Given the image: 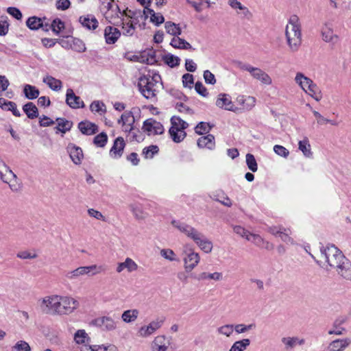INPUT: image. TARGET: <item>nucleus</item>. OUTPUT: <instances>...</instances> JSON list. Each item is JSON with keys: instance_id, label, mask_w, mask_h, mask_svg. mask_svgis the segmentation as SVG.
<instances>
[{"instance_id": "1", "label": "nucleus", "mask_w": 351, "mask_h": 351, "mask_svg": "<svg viewBox=\"0 0 351 351\" xmlns=\"http://www.w3.org/2000/svg\"><path fill=\"white\" fill-rule=\"evenodd\" d=\"M320 253L321 257L331 269H335L338 275L351 280V262L340 250L334 245H328L320 248Z\"/></svg>"}, {"instance_id": "2", "label": "nucleus", "mask_w": 351, "mask_h": 351, "mask_svg": "<svg viewBox=\"0 0 351 351\" xmlns=\"http://www.w3.org/2000/svg\"><path fill=\"white\" fill-rule=\"evenodd\" d=\"M171 224L178 232L192 240L204 253L210 254L213 248V242L202 232L186 222L173 219Z\"/></svg>"}, {"instance_id": "3", "label": "nucleus", "mask_w": 351, "mask_h": 351, "mask_svg": "<svg viewBox=\"0 0 351 351\" xmlns=\"http://www.w3.org/2000/svg\"><path fill=\"white\" fill-rule=\"evenodd\" d=\"M138 86L141 94L147 99H154L162 86L161 77L158 73L149 71L139 78Z\"/></svg>"}, {"instance_id": "4", "label": "nucleus", "mask_w": 351, "mask_h": 351, "mask_svg": "<svg viewBox=\"0 0 351 351\" xmlns=\"http://www.w3.org/2000/svg\"><path fill=\"white\" fill-rule=\"evenodd\" d=\"M287 44L291 52L297 51L302 44L301 23L297 15H291L287 24Z\"/></svg>"}, {"instance_id": "5", "label": "nucleus", "mask_w": 351, "mask_h": 351, "mask_svg": "<svg viewBox=\"0 0 351 351\" xmlns=\"http://www.w3.org/2000/svg\"><path fill=\"white\" fill-rule=\"evenodd\" d=\"M181 256L183 267L186 272H191L200 263L201 257L190 244H185L182 250Z\"/></svg>"}, {"instance_id": "6", "label": "nucleus", "mask_w": 351, "mask_h": 351, "mask_svg": "<svg viewBox=\"0 0 351 351\" xmlns=\"http://www.w3.org/2000/svg\"><path fill=\"white\" fill-rule=\"evenodd\" d=\"M79 302L72 296L57 295L56 315H68L78 308Z\"/></svg>"}, {"instance_id": "7", "label": "nucleus", "mask_w": 351, "mask_h": 351, "mask_svg": "<svg viewBox=\"0 0 351 351\" xmlns=\"http://www.w3.org/2000/svg\"><path fill=\"white\" fill-rule=\"evenodd\" d=\"M171 124L169 133L171 139L177 143L182 142L186 136L184 130L188 128L189 124L177 116H173L171 118Z\"/></svg>"}, {"instance_id": "8", "label": "nucleus", "mask_w": 351, "mask_h": 351, "mask_svg": "<svg viewBox=\"0 0 351 351\" xmlns=\"http://www.w3.org/2000/svg\"><path fill=\"white\" fill-rule=\"evenodd\" d=\"M105 269L102 265H91L88 266H82L76 268L66 274V277L69 280H75L83 276H96L104 271Z\"/></svg>"}, {"instance_id": "9", "label": "nucleus", "mask_w": 351, "mask_h": 351, "mask_svg": "<svg viewBox=\"0 0 351 351\" xmlns=\"http://www.w3.org/2000/svg\"><path fill=\"white\" fill-rule=\"evenodd\" d=\"M151 351H175L172 346L171 337L160 335L154 338L150 343Z\"/></svg>"}, {"instance_id": "10", "label": "nucleus", "mask_w": 351, "mask_h": 351, "mask_svg": "<svg viewBox=\"0 0 351 351\" xmlns=\"http://www.w3.org/2000/svg\"><path fill=\"white\" fill-rule=\"evenodd\" d=\"M91 324L102 331L111 332L117 330L118 322L108 315L101 316L92 320Z\"/></svg>"}, {"instance_id": "11", "label": "nucleus", "mask_w": 351, "mask_h": 351, "mask_svg": "<svg viewBox=\"0 0 351 351\" xmlns=\"http://www.w3.org/2000/svg\"><path fill=\"white\" fill-rule=\"evenodd\" d=\"M164 323V319L157 318L150 322L147 325L141 326L137 330L136 335L140 338H147L160 329Z\"/></svg>"}, {"instance_id": "12", "label": "nucleus", "mask_w": 351, "mask_h": 351, "mask_svg": "<svg viewBox=\"0 0 351 351\" xmlns=\"http://www.w3.org/2000/svg\"><path fill=\"white\" fill-rule=\"evenodd\" d=\"M0 179L3 182L8 184L12 191H19L22 188L21 182L9 167H6L5 173L0 171Z\"/></svg>"}, {"instance_id": "13", "label": "nucleus", "mask_w": 351, "mask_h": 351, "mask_svg": "<svg viewBox=\"0 0 351 351\" xmlns=\"http://www.w3.org/2000/svg\"><path fill=\"white\" fill-rule=\"evenodd\" d=\"M142 130L148 136H155L163 134L165 128L160 122L149 118L143 122Z\"/></svg>"}, {"instance_id": "14", "label": "nucleus", "mask_w": 351, "mask_h": 351, "mask_svg": "<svg viewBox=\"0 0 351 351\" xmlns=\"http://www.w3.org/2000/svg\"><path fill=\"white\" fill-rule=\"evenodd\" d=\"M241 69L249 72L256 80H259L263 84L269 85L271 83V77L263 71L258 67H254L250 64H242Z\"/></svg>"}, {"instance_id": "15", "label": "nucleus", "mask_w": 351, "mask_h": 351, "mask_svg": "<svg viewBox=\"0 0 351 351\" xmlns=\"http://www.w3.org/2000/svg\"><path fill=\"white\" fill-rule=\"evenodd\" d=\"M57 294L46 295L38 300L40 310L45 313L56 314Z\"/></svg>"}, {"instance_id": "16", "label": "nucleus", "mask_w": 351, "mask_h": 351, "mask_svg": "<svg viewBox=\"0 0 351 351\" xmlns=\"http://www.w3.org/2000/svg\"><path fill=\"white\" fill-rule=\"evenodd\" d=\"M215 104L219 108L225 110L237 112L238 110V108L233 104L231 96L226 93L219 94Z\"/></svg>"}, {"instance_id": "17", "label": "nucleus", "mask_w": 351, "mask_h": 351, "mask_svg": "<svg viewBox=\"0 0 351 351\" xmlns=\"http://www.w3.org/2000/svg\"><path fill=\"white\" fill-rule=\"evenodd\" d=\"M46 18H39L37 16L29 17L26 21V25L32 30H36L42 28L44 31H49V23L46 21Z\"/></svg>"}, {"instance_id": "18", "label": "nucleus", "mask_w": 351, "mask_h": 351, "mask_svg": "<svg viewBox=\"0 0 351 351\" xmlns=\"http://www.w3.org/2000/svg\"><path fill=\"white\" fill-rule=\"evenodd\" d=\"M118 123L121 125L122 130L125 132H130L133 130L134 117L130 111L123 113L118 120Z\"/></svg>"}, {"instance_id": "19", "label": "nucleus", "mask_w": 351, "mask_h": 351, "mask_svg": "<svg viewBox=\"0 0 351 351\" xmlns=\"http://www.w3.org/2000/svg\"><path fill=\"white\" fill-rule=\"evenodd\" d=\"M125 146L124 139L122 137L117 138L111 147L109 154L111 158L118 159L121 157Z\"/></svg>"}, {"instance_id": "20", "label": "nucleus", "mask_w": 351, "mask_h": 351, "mask_svg": "<svg viewBox=\"0 0 351 351\" xmlns=\"http://www.w3.org/2000/svg\"><path fill=\"white\" fill-rule=\"evenodd\" d=\"M67 152L69 154L71 160L75 165H80L82 162L84 155L82 149L73 143H69L67 146Z\"/></svg>"}, {"instance_id": "21", "label": "nucleus", "mask_w": 351, "mask_h": 351, "mask_svg": "<svg viewBox=\"0 0 351 351\" xmlns=\"http://www.w3.org/2000/svg\"><path fill=\"white\" fill-rule=\"evenodd\" d=\"M66 103L72 108H80L84 106V101L80 97L75 95L71 88L66 90Z\"/></svg>"}, {"instance_id": "22", "label": "nucleus", "mask_w": 351, "mask_h": 351, "mask_svg": "<svg viewBox=\"0 0 351 351\" xmlns=\"http://www.w3.org/2000/svg\"><path fill=\"white\" fill-rule=\"evenodd\" d=\"M120 36V31L114 27L107 26L104 29V38L107 44H114Z\"/></svg>"}, {"instance_id": "23", "label": "nucleus", "mask_w": 351, "mask_h": 351, "mask_svg": "<svg viewBox=\"0 0 351 351\" xmlns=\"http://www.w3.org/2000/svg\"><path fill=\"white\" fill-rule=\"evenodd\" d=\"M351 344V339L343 338L338 339L331 341L328 349L330 351H343Z\"/></svg>"}, {"instance_id": "24", "label": "nucleus", "mask_w": 351, "mask_h": 351, "mask_svg": "<svg viewBox=\"0 0 351 351\" xmlns=\"http://www.w3.org/2000/svg\"><path fill=\"white\" fill-rule=\"evenodd\" d=\"M236 101L243 110H250L256 104V99L252 96L239 95Z\"/></svg>"}, {"instance_id": "25", "label": "nucleus", "mask_w": 351, "mask_h": 351, "mask_svg": "<svg viewBox=\"0 0 351 351\" xmlns=\"http://www.w3.org/2000/svg\"><path fill=\"white\" fill-rule=\"evenodd\" d=\"M81 351H119L117 346L111 343L85 346L81 347Z\"/></svg>"}, {"instance_id": "26", "label": "nucleus", "mask_w": 351, "mask_h": 351, "mask_svg": "<svg viewBox=\"0 0 351 351\" xmlns=\"http://www.w3.org/2000/svg\"><path fill=\"white\" fill-rule=\"evenodd\" d=\"M138 269V265L130 258H126L124 262L119 263L117 264L116 271L117 273L122 272L126 269L128 272H133Z\"/></svg>"}, {"instance_id": "27", "label": "nucleus", "mask_w": 351, "mask_h": 351, "mask_svg": "<svg viewBox=\"0 0 351 351\" xmlns=\"http://www.w3.org/2000/svg\"><path fill=\"white\" fill-rule=\"evenodd\" d=\"M79 21L84 27L89 30L95 29L98 27L99 24L97 19L91 14L80 16Z\"/></svg>"}, {"instance_id": "28", "label": "nucleus", "mask_w": 351, "mask_h": 351, "mask_svg": "<svg viewBox=\"0 0 351 351\" xmlns=\"http://www.w3.org/2000/svg\"><path fill=\"white\" fill-rule=\"evenodd\" d=\"M140 311L137 308H131L124 311L121 318L125 324H131L135 322L139 317Z\"/></svg>"}, {"instance_id": "29", "label": "nucleus", "mask_w": 351, "mask_h": 351, "mask_svg": "<svg viewBox=\"0 0 351 351\" xmlns=\"http://www.w3.org/2000/svg\"><path fill=\"white\" fill-rule=\"evenodd\" d=\"M298 149L302 152L303 156L306 158H313V152L311 149L309 140L307 137H304L298 142Z\"/></svg>"}, {"instance_id": "30", "label": "nucleus", "mask_w": 351, "mask_h": 351, "mask_svg": "<svg viewBox=\"0 0 351 351\" xmlns=\"http://www.w3.org/2000/svg\"><path fill=\"white\" fill-rule=\"evenodd\" d=\"M74 341L77 344L82 345V347L85 346H92L90 344V337L88 336L85 330H78L74 334Z\"/></svg>"}, {"instance_id": "31", "label": "nucleus", "mask_w": 351, "mask_h": 351, "mask_svg": "<svg viewBox=\"0 0 351 351\" xmlns=\"http://www.w3.org/2000/svg\"><path fill=\"white\" fill-rule=\"evenodd\" d=\"M250 237L251 239L248 241L252 242L258 247L268 250L273 249V245L264 240L260 235L251 233Z\"/></svg>"}, {"instance_id": "32", "label": "nucleus", "mask_w": 351, "mask_h": 351, "mask_svg": "<svg viewBox=\"0 0 351 351\" xmlns=\"http://www.w3.org/2000/svg\"><path fill=\"white\" fill-rule=\"evenodd\" d=\"M125 16L127 19H123L122 21V32L124 36H131L135 32V26L131 19L129 18H132L130 15L125 13Z\"/></svg>"}, {"instance_id": "33", "label": "nucleus", "mask_w": 351, "mask_h": 351, "mask_svg": "<svg viewBox=\"0 0 351 351\" xmlns=\"http://www.w3.org/2000/svg\"><path fill=\"white\" fill-rule=\"evenodd\" d=\"M78 128L80 132L86 135H92L95 134L98 128L97 125L90 121H82L78 124Z\"/></svg>"}, {"instance_id": "34", "label": "nucleus", "mask_w": 351, "mask_h": 351, "mask_svg": "<svg viewBox=\"0 0 351 351\" xmlns=\"http://www.w3.org/2000/svg\"><path fill=\"white\" fill-rule=\"evenodd\" d=\"M197 145L200 148H206L213 149L215 147V137L212 134H208L199 138Z\"/></svg>"}, {"instance_id": "35", "label": "nucleus", "mask_w": 351, "mask_h": 351, "mask_svg": "<svg viewBox=\"0 0 351 351\" xmlns=\"http://www.w3.org/2000/svg\"><path fill=\"white\" fill-rule=\"evenodd\" d=\"M322 39L325 42L332 44L338 41V36L334 34L333 30L327 25H326L322 30Z\"/></svg>"}, {"instance_id": "36", "label": "nucleus", "mask_w": 351, "mask_h": 351, "mask_svg": "<svg viewBox=\"0 0 351 351\" xmlns=\"http://www.w3.org/2000/svg\"><path fill=\"white\" fill-rule=\"evenodd\" d=\"M56 122L57 126L55 128L56 134L59 132L65 134L66 132L69 131L73 126L72 121L66 120L64 118H58L56 119Z\"/></svg>"}, {"instance_id": "37", "label": "nucleus", "mask_w": 351, "mask_h": 351, "mask_svg": "<svg viewBox=\"0 0 351 351\" xmlns=\"http://www.w3.org/2000/svg\"><path fill=\"white\" fill-rule=\"evenodd\" d=\"M0 108L3 110L11 111L16 117H20L21 113L16 108V104L10 101H7L4 98H0Z\"/></svg>"}, {"instance_id": "38", "label": "nucleus", "mask_w": 351, "mask_h": 351, "mask_svg": "<svg viewBox=\"0 0 351 351\" xmlns=\"http://www.w3.org/2000/svg\"><path fill=\"white\" fill-rule=\"evenodd\" d=\"M43 82L54 91H59L62 88V82L61 80L56 79L51 75H46L44 77Z\"/></svg>"}, {"instance_id": "39", "label": "nucleus", "mask_w": 351, "mask_h": 351, "mask_svg": "<svg viewBox=\"0 0 351 351\" xmlns=\"http://www.w3.org/2000/svg\"><path fill=\"white\" fill-rule=\"evenodd\" d=\"M130 208L134 217L138 220H143L148 217V213L144 210L140 204H132L130 206Z\"/></svg>"}, {"instance_id": "40", "label": "nucleus", "mask_w": 351, "mask_h": 351, "mask_svg": "<svg viewBox=\"0 0 351 351\" xmlns=\"http://www.w3.org/2000/svg\"><path fill=\"white\" fill-rule=\"evenodd\" d=\"M171 45L174 48L182 49H190L192 48L191 45L184 39L180 38L179 36L173 37L171 40Z\"/></svg>"}, {"instance_id": "41", "label": "nucleus", "mask_w": 351, "mask_h": 351, "mask_svg": "<svg viewBox=\"0 0 351 351\" xmlns=\"http://www.w3.org/2000/svg\"><path fill=\"white\" fill-rule=\"evenodd\" d=\"M23 110L29 119H33L38 116V108L32 102H28L25 104Z\"/></svg>"}, {"instance_id": "42", "label": "nucleus", "mask_w": 351, "mask_h": 351, "mask_svg": "<svg viewBox=\"0 0 351 351\" xmlns=\"http://www.w3.org/2000/svg\"><path fill=\"white\" fill-rule=\"evenodd\" d=\"M145 13H147V16H149L150 21L157 26L160 25L165 21V18L162 14L155 12L153 10L147 8Z\"/></svg>"}, {"instance_id": "43", "label": "nucleus", "mask_w": 351, "mask_h": 351, "mask_svg": "<svg viewBox=\"0 0 351 351\" xmlns=\"http://www.w3.org/2000/svg\"><path fill=\"white\" fill-rule=\"evenodd\" d=\"M165 27L167 33L173 36V37L179 36V35H180L182 33V30L179 25L176 24L171 21L166 22Z\"/></svg>"}, {"instance_id": "44", "label": "nucleus", "mask_w": 351, "mask_h": 351, "mask_svg": "<svg viewBox=\"0 0 351 351\" xmlns=\"http://www.w3.org/2000/svg\"><path fill=\"white\" fill-rule=\"evenodd\" d=\"M228 5L232 8V9H239L242 11L243 14L244 16L249 18L252 16V13L247 8L243 5L241 2H239L237 0H230L228 1Z\"/></svg>"}, {"instance_id": "45", "label": "nucleus", "mask_w": 351, "mask_h": 351, "mask_svg": "<svg viewBox=\"0 0 351 351\" xmlns=\"http://www.w3.org/2000/svg\"><path fill=\"white\" fill-rule=\"evenodd\" d=\"M222 278L223 274L221 272H214L213 274H210L205 271L199 274L197 278L199 280H213L215 281L221 280Z\"/></svg>"}, {"instance_id": "46", "label": "nucleus", "mask_w": 351, "mask_h": 351, "mask_svg": "<svg viewBox=\"0 0 351 351\" xmlns=\"http://www.w3.org/2000/svg\"><path fill=\"white\" fill-rule=\"evenodd\" d=\"M295 80L304 91L307 88H309L310 86L313 83V82L311 79L308 78L307 77H305L303 74L300 73L296 75Z\"/></svg>"}, {"instance_id": "47", "label": "nucleus", "mask_w": 351, "mask_h": 351, "mask_svg": "<svg viewBox=\"0 0 351 351\" xmlns=\"http://www.w3.org/2000/svg\"><path fill=\"white\" fill-rule=\"evenodd\" d=\"M305 93H306L317 101H320L322 98V93L315 83H313L309 88H307L305 90Z\"/></svg>"}, {"instance_id": "48", "label": "nucleus", "mask_w": 351, "mask_h": 351, "mask_svg": "<svg viewBox=\"0 0 351 351\" xmlns=\"http://www.w3.org/2000/svg\"><path fill=\"white\" fill-rule=\"evenodd\" d=\"M25 97L29 99H34L38 97L39 90L35 86L26 84L23 89Z\"/></svg>"}, {"instance_id": "49", "label": "nucleus", "mask_w": 351, "mask_h": 351, "mask_svg": "<svg viewBox=\"0 0 351 351\" xmlns=\"http://www.w3.org/2000/svg\"><path fill=\"white\" fill-rule=\"evenodd\" d=\"M234 332V325L233 324H224L219 327H218L216 330V332L219 335L225 336L226 337H230Z\"/></svg>"}, {"instance_id": "50", "label": "nucleus", "mask_w": 351, "mask_h": 351, "mask_svg": "<svg viewBox=\"0 0 351 351\" xmlns=\"http://www.w3.org/2000/svg\"><path fill=\"white\" fill-rule=\"evenodd\" d=\"M250 344V340L249 339H243L235 341L231 346L229 351H244L248 346Z\"/></svg>"}, {"instance_id": "51", "label": "nucleus", "mask_w": 351, "mask_h": 351, "mask_svg": "<svg viewBox=\"0 0 351 351\" xmlns=\"http://www.w3.org/2000/svg\"><path fill=\"white\" fill-rule=\"evenodd\" d=\"M304 342L303 339L298 337H287V351L293 350L297 346L302 345Z\"/></svg>"}, {"instance_id": "52", "label": "nucleus", "mask_w": 351, "mask_h": 351, "mask_svg": "<svg viewBox=\"0 0 351 351\" xmlns=\"http://www.w3.org/2000/svg\"><path fill=\"white\" fill-rule=\"evenodd\" d=\"M159 152V148L157 145H149L147 147H145L143 149L142 154L147 159L153 158L154 155L157 154Z\"/></svg>"}, {"instance_id": "53", "label": "nucleus", "mask_w": 351, "mask_h": 351, "mask_svg": "<svg viewBox=\"0 0 351 351\" xmlns=\"http://www.w3.org/2000/svg\"><path fill=\"white\" fill-rule=\"evenodd\" d=\"M90 109L92 112H98L100 114H102L106 112V106L105 104L99 101H94L90 106Z\"/></svg>"}, {"instance_id": "54", "label": "nucleus", "mask_w": 351, "mask_h": 351, "mask_svg": "<svg viewBox=\"0 0 351 351\" xmlns=\"http://www.w3.org/2000/svg\"><path fill=\"white\" fill-rule=\"evenodd\" d=\"M256 328L255 324H250L248 325H245L243 324H238L234 325V330H235L237 334H242L246 332L248 330H252Z\"/></svg>"}, {"instance_id": "55", "label": "nucleus", "mask_w": 351, "mask_h": 351, "mask_svg": "<svg viewBox=\"0 0 351 351\" xmlns=\"http://www.w3.org/2000/svg\"><path fill=\"white\" fill-rule=\"evenodd\" d=\"M164 62L170 67H174L180 64V58L172 54H167L163 58Z\"/></svg>"}, {"instance_id": "56", "label": "nucleus", "mask_w": 351, "mask_h": 351, "mask_svg": "<svg viewBox=\"0 0 351 351\" xmlns=\"http://www.w3.org/2000/svg\"><path fill=\"white\" fill-rule=\"evenodd\" d=\"M108 141V136L105 132H101L94 138L93 143L95 145L104 147Z\"/></svg>"}, {"instance_id": "57", "label": "nucleus", "mask_w": 351, "mask_h": 351, "mask_svg": "<svg viewBox=\"0 0 351 351\" xmlns=\"http://www.w3.org/2000/svg\"><path fill=\"white\" fill-rule=\"evenodd\" d=\"M71 48L77 52H84L86 50L85 44L78 38H71Z\"/></svg>"}, {"instance_id": "58", "label": "nucleus", "mask_w": 351, "mask_h": 351, "mask_svg": "<svg viewBox=\"0 0 351 351\" xmlns=\"http://www.w3.org/2000/svg\"><path fill=\"white\" fill-rule=\"evenodd\" d=\"M51 29L53 32L58 34L62 29L64 28V23L59 19H54L51 24H49V29Z\"/></svg>"}, {"instance_id": "59", "label": "nucleus", "mask_w": 351, "mask_h": 351, "mask_svg": "<svg viewBox=\"0 0 351 351\" xmlns=\"http://www.w3.org/2000/svg\"><path fill=\"white\" fill-rule=\"evenodd\" d=\"M246 164L249 169L253 172H256L258 169L257 162L254 156L251 154H246Z\"/></svg>"}, {"instance_id": "60", "label": "nucleus", "mask_w": 351, "mask_h": 351, "mask_svg": "<svg viewBox=\"0 0 351 351\" xmlns=\"http://www.w3.org/2000/svg\"><path fill=\"white\" fill-rule=\"evenodd\" d=\"M161 256L164 258L169 261H178L176 254L175 252L171 249H162L160 252Z\"/></svg>"}, {"instance_id": "61", "label": "nucleus", "mask_w": 351, "mask_h": 351, "mask_svg": "<svg viewBox=\"0 0 351 351\" xmlns=\"http://www.w3.org/2000/svg\"><path fill=\"white\" fill-rule=\"evenodd\" d=\"M233 230H234V233L245 238V239H247V240L251 239V238L250 237L251 233L249 231H247V230H245L244 228H243L242 226H235L233 228Z\"/></svg>"}, {"instance_id": "62", "label": "nucleus", "mask_w": 351, "mask_h": 351, "mask_svg": "<svg viewBox=\"0 0 351 351\" xmlns=\"http://www.w3.org/2000/svg\"><path fill=\"white\" fill-rule=\"evenodd\" d=\"M88 215L93 218H95L97 220H101L103 221H106V217L102 215V213L94 208H88L87 210Z\"/></svg>"}, {"instance_id": "63", "label": "nucleus", "mask_w": 351, "mask_h": 351, "mask_svg": "<svg viewBox=\"0 0 351 351\" xmlns=\"http://www.w3.org/2000/svg\"><path fill=\"white\" fill-rule=\"evenodd\" d=\"M182 83L184 87L191 88L193 83V76L189 73H185L182 75Z\"/></svg>"}, {"instance_id": "64", "label": "nucleus", "mask_w": 351, "mask_h": 351, "mask_svg": "<svg viewBox=\"0 0 351 351\" xmlns=\"http://www.w3.org/2000/svg\"><path fill=\"white\" fill-rule=\"evenodd\" d=\"M14 348L18 351H30L31 350V348H30V346H29V344L26 341H18L16 343Z\"/></svg>"}]
</instances>
